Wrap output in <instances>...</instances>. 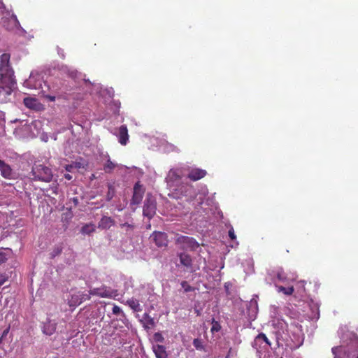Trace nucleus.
<instances>
[{
  "label": "nucleus",
  "mask_w": 358,
  "mask_h": 358,
  "mask_svg": "<svg viewBox=\"0 0 358 358\" xmlns=\"http://www.w3.org/2000/svg\"><path fill=\"white\" fill-rule=\"evenodd\" d=\"M74 167L80 168V163H78V162L75 163Z\"/></svg>",
  "instance_id": "obj_45"
},
{
  "label": "nucleus",
  "mask_w": 358,
  "mask_h": 358,
  "mask_svg": "<svg viewBox=\"0 0 358 358\" xmlns=\"http://www.w3.org/2000/svg\"><path fill=\"white\" fill-rule=\"evenodd\" d=\"M280 358H283V357H280Z\"/></svg>",
  "instance_id": "obj_48"
},
{
  "label": "nucleus",
  "mask_w": 358,
  "mask_h": 358,
  "mask_svg": "<svg viewBox=\"0 0 358 358\" xmlns=\"http://www.w3.org/2000/svg\"><path fill=\"white\" fill-rule=\"evenodd\" d=\"M8 250L4 248H0V264L4 263L8 259Z\"/></svg>",
  "instance_id": "obj_27"
},
{
  "label": "nucleus",
  "mask_w": 358,
  "mask_h": 358,
  "mask_svg": "<svg viewBox=\"0 0 358 358\" xmlns=\"http://www.w3.org/2000/svg\"><path fill=\"white\" fill-rule=\"evenodd\" d=\"M63 248V243H59L55 245L50 253L51 257L55 258V257L59 255L62 252Z\"/></svg>",
  "instance_id": "obj_25"
},
{
  "label": "nucleus",
  "mask_w": 358,
  "mask_h": 358,
  "mask_svg": "<svg viewBox=\"0 0 358 358\" xmlns=\"http://www.w3.org/2000/svg\"><path fill=\"white\" fill-rule=\"evenodd\" d=\"M193 345L197 350H201L203 348V345H202L201 341L199 338L194 339Z\"/></svg>",
  "instance_id": "obj_31"
},
{
  "label": "nucleus",
  "mask_w": 358,
  "mask_h": 358,
  "mask_svg": "<svg viewBox=\"0 0 358 358\" xmlns=\"http://www.w3.org/2000/svg\"><path fill=\"white\" fill-rule=\"evenodd\" d=\"M154 337V339L156 342H159V343H162L164 341V338L163 337V336L162 335L161 333L159 332H157L154 334L153 336Z\"/></svg>",
  "instance_id": "obj_32"
},
{
  "label": "nucleus",
  "mask_w": 358,
  "mask_h": 358,
  "mask_svg": "<svg viewBox=\"0 0 358 358\" xmlns=\"http://www.w3.org/2000/svg\"><path fill=\"white\" fill-rule=\"evenodd\" d=\"M277 291L278 292H282L284 294L287 296H290L294 293V289L292 286L285 287L283 286H278L276 285Z\"/></svg>",
  "instance_id": "obj_24"
},
{
  "label": "nucleus",
  "mask_w": 358,
  "mask_h": 358,
  "mask_svg": "<svg viewBox=\"0 0 358 358\" xmlns=\"http://www.w3.org/2000/svg\"><path fill=\"white\" fill-rule=\"evenodd\" d=\"M178 257L180 259V263L182 266L185 267L187 270L191 269L192 267V258L186 252H180L178 254Z\"/></svg>",
  "instance_id": "obj_13"
},
{
  "label": "nucleus",
  "mask_w": 358,
  "mask_h": 358,
  "mask_svg": "<svg viewBox=\"0 0 358 358\" xmlns=\"http://www.w3.org/2000/svg\"><path fill=\"white\" fill-rule=\"evenodd\" d=\"M127 304L134 311L140 312L142 310L138 300L131 298L127 301Z\"/></svg>",
  "instance_id": "obj_19"
},
{
  "label": "nucleus",
  "mask_w": 358,
  "mask_h": 358,
  "mask_svg": "<svg viewBox=\"0 0 358 358\" xmlns=\"http://www.w3.org/2000/svg\"><path fill=\"white\" fill-rule=\"evenodd\" d=\"M23 103L27 108L37 110H40L42 106L41 103L36 99L31 97L24 98Z\"/></svg>",
  "instance_id": "obj_15"
},
{
  "label": "nucleus",
  "mask_w": 358,
  "mask_h": 358,
  "mask_svg": "<svg viewBox=\"0 0 358 358\" xmlns=\"http://www.w3.org/2000/svg\"><path fill=\"white\" fill-rule=\"evenodd\" d=\"M57 329V324L55 323H51L50 322H48L47 323H45L43 327V333L51 336L52 335Z\"/></svg>",
  "instance_id": "obj_18"
},
{
  "label": "nucleus",
  "mask_w": 358,
  "mask_h": 358,
  "mask_svg": "<svg viewBox=\"0 0 358 358\" xmlns=\"http://www.w3.org/2000/svg\"><path fill=\"white\" fill-rule=\"evenodd\" d=\"M181 287L183 288L185 292H189L194 291V287L190 286L187 281H182Z\"/></svg>",
  "instance_id": "obj_29"
},
{
  "label": "nucleus",
  "mask_w": 358,
  "mask_h": 358,
  "mask_svg": "<svg viewBox=\"0 0 358 358\" xmlns=\"http://www.w3.org/2000/svg\"><path fill=\"white\" fill-rule=\"evenodd\" d=\"M118 141L122 145H126L129 141L128 129L126 125H121L118 129Z\"/></svg>",
  "instance_id": "obj_14"
},
{
  "label": "nucleus",
  "mask_w": 358,
  "mask_h": 358,
  "mask_svg": "<svg viewBox=\"0 0 358 358\" xmlns=\"http://www.w3.org/2000/svg\"><path fill=\"white\" fill-rule=\"evenodd\" d=\"M271 343L269 341L268 338L266 337V334L264 333L259 334L255 338L252 346L256 348L257 350H260L262 349H267L271 347Z\"/></svg>",
  "instance_id": "obj_6"
},
{
  "label": "nucleus",
  "mask_w": 358,
  "mask_h": 358,
  "mask_svg": "<svg viewBox=\"0 0 358 358\" xmlns=\"http://www.w3.org/2000/svg\"><path fill=\"white\" fill-rule=\"evenodd\" d=\"M231 351V348H230V349H229V353H228V355L226 356V357H225V358H230V355H229V354H230Z\"/></svg>",
  "instance_id": "obj_46"
},
{
  "label": "nucleus",
  "mask_w": 358,
  "mask_h": 358,
  "mask_svg": "<svg viewBox=\"0 0 358 358\" xmlns=\"http://www.w3.org/2000/svg\"><path fill=\"white\" fill-rule=\"evenodd\" d=\"M220 325L217 323V322H215V324H213L212 328H211V331L212 332H214V331H219L220 330Z\"/></svg>",
  "instance_id": "obj_36"
},
{
  "label": "nucleus",
  "mask_w": 358,
  "mask_h": 358,
  "mask_svg": "<svg viewBox=\"0 0 358 358\" xmlns=\"http://www.w3.org/2000/svg\"><path fill=\"white\" fill-rule=\"evenodd\" d=\"M10 55L3 53L0 56V96L4 100L11 94L16 84L14 71L10 64Z\"/></svg>",
  "instance_id": "obj_1"
},
{
  "label": "nucleus",
  "mask_w": 358,
  "mask_h": 358,
  "mask_svg": "<svg viewBox=\"0 0 358 358\" xmlns=\"http://www.w3.org/2000/svg\"><path fill=\"white\" fill-rule=\"evenodd\" d=\"M157 206L155 200L146 199L143 206V214L145 217L151 219L156 213Z\"/></svg>",
  "instance_id": "obj_7"
},
{
  "label": "nucleus",
  "mask_w": 358,
  "mask_h": 358,
  "mask_svg": "<svg viewBox=\"0 0 358 358\" xmlns=\"http://www.w3.org/2000/svg\"><path fill=\"white\" fill-rule=\"evenodd\" d=\"M120 227L122 228V227H127L128 228H131V229H133V225L130 224H128V223H124V224H120Z\"/></svg>",
  "instance_id": "obj_41"
},
{
  "label": "nucleus",
  "mask_w": 358,
  "mask_h": 358,
  "mask_svg": "<svg viewBox=\"0 0 358 358\" xmlns=\"http://www.w3.org/2000/svg\"><path fill=\"white\" fill-rule=\"evenodd\" d=\"M115 224V220L108 216H103L98 223V228L101 229H108Z\"/></svg>",
  "instance_id": "obj_16"
},
{
  "label": "nucleus",
  "mask_w": 358,
  "mask_h": 358,
  "mask_svg": "<svg viewBox=\"0 0 358 358\" xmlns=\"http://www.w3.org/2000/svg\"><path fill=\"white\" fill-rule=\"evenodd\" d=\"M0 172L1 176L5 179H12L13 178V169L10 166L6 164L3 160L0 159Z\"/></svg>",
  "instance_id": "obj_11"
},
{
  "label": "nucleus",
  "mask_w": 358,
  "mask_h": 358,
  "mask_svg": "<svg viewBox=\"0 0 358 358\" xmlns=\"http://www.w3.org/2000/svg\"><path fill=\"white\" fill-rule=\"evenodd\" d=\"M52 189V192L55 194H58V186L57 185H53L52 187H51Z\"/></svg>",
  "instance_id": "obj_38"
},
{
  "label": "nucleus",
  "mask_w": 358,
  "mask_h": 358,
  "mask_svg": "<svg viewBox=\"0 0 358 358\" xmlns=\"http://www.w3.org/2000/svg\"><path fill=\"white\" fill-rule=\"evenodd\" d=\"M112 311L114 315H119L122 313L121 308L116 305H114Z\"/></svg>",
  "instance_id": "obj_34"
},
{
  "label": "nucleus",
  "mask_w": 358,
  "mask_h": 358,
  "mask_svg": "<svg viewBox=\"0 0 358 358\" xmlns=\"http://www.w3.org/2000/svg\"><path fill=\"white\" fill-rule=\"evenodd\" d=\"M8 331H9V329H8H8H6V330H4V331H3V334H2L1 337H4V336H6V334H8Z\"/></svg>",
  "instance_id": "obj_43"
},
{
  "label": "nucleus",
  "mask_w": 358,
  "mask_h": 358,
  "mask_svg": "<svg viewBox=\"0 0 358 358\" xmlns=\"http://www.w3.org/2000/svg\"><path fill=\"white\" fill-rule=\"evenodd\" d=\"M117 166V164L113 162L110 158H108L106 162L103 164V171L106 173H111Z\"/></svg>",
  "instance_id": "obj_22"
},
{
  "label": "nucleus",
  "mask_w": 358,
  "mask_h": 358,
  "mask_svg": "<svg viewBox=\"0 0 358 358\" xmlns=\"http://www.w3.org/2000/svg\"><path fill=\"white\" fill-rule=\"evenodd\" d=\"M96 230L95 225L92 223H88L84 224L81 229L80 232L83 234H91L92 233H94Z\"/></svg>",
  "instance_id": "obj_21"
},
{
  "label": "nucleus",
  "mask_w": 358,
  "mask_h": 358,
  "mask_svg": "<svg viewBox=\"0 0 358 358\" xmlns=\"http://www.w3.org/2000/svg\"><path fill=\"white\" fill-rule=\"evenodd\" d=\"M276 278L280 281V282H285L287 280V276L282 270V268H279L276 271Z\"/></svg>",
  "instance_id": "obj_28"
},
{
  "label": "nucleus",
  "mask_w": 358,
  "mask_h": 358,
  "mask_svg": "<svg viewBox=\"0 0 358 358\" xmlns=\"http://www.w3.org/2000/svg\"><path fill=\"white\" fill-rule=\"evenodd\" d=\"M207 174L206 170L201 169H192L188 173V178L192 181L199 180L203 178H204Z\"/></svg>",
  "instance_id": "obj_12"
},
{
  "label": "nucleus",
  "mask_w": 358,
  "mask_h": 358,
  "mask_svg": "<svg viewBox=\"0 0 358 358\" xmlns=\"http://www.w3.org/2000/svg\"><path fill=\"white\" fill-rule=\"evenodd\" d=\"M115 195V189L113 184H108V192L106 193V200L110 201Z\"/></svg>",
  "instance_id": "obj_26"
},
{
  "label": "nucleus",
  "mask_w": 358,
  "mask_h": 358,
  "mask_svg": "<svg viewBox=\"0 0 358 358\" xmlns=\"http://www.w3.org/2000/svg\"><path fill=\"white\" fill-rule=\"evenodd\" d=\"M89 292L91 295L98 296L102 298H111L113 296V291L106 286L92 289Z\"/></svg>",
  "instance_id": "obj_10"
},
{
  "label": "nucleus",
  "mask_w": 358,
  "mask_h": 358,
  "mask_svg": "<svg viewBox=\"0 0 358 358\" xmlns=\"http://www.w3.org/2000/svg\"><path fill=\"white\" fill-rule=\"evenodd\" d=\"M66 73L69 77L73 79L76 78L78 74V71L76 69H68Z\"/></svg>",
  "instance_id": "obj_30"
},
{
  "label": "nucleus",
  "mask_w": 358,
  "mask_h": 358,
  "mask_svg": "<svg viewBox=\"0 0 358 358\" xmlns=\"http://www.w3.org/2000/svg\"><path fill=\"white\" fill-rule=\"evenodd\" d=\"M153 351L157 358H167V353L165 347L162 345H156L153 346Z\"/></svg>",
  "instance_id": "obj_17"
},
{
  "label": "nucleus",
  "mask_w": 358,
  "mask_h": 358,
  "mask_svg": "<svg viewBox=\"0 0 358 358\" xmlns=\"http://www.w3.org/2000/svg\"><path fill=\"white\" fill-rule=\"evenodd\" d=\"M145 189L139 182H137L134 187L133 196L131 200V205L139 204L143 197Z\"/></svg>",
  "instance_id": "obj_9"
},
{
  "label": "nucleus",
  "mask_w": 358,
  "mask_h": 358,
  "mask_svg": "<svg viewBox=\"0 0 358 358\" xmlns=\"http://www.w3.org/2000/svg\"><path fill=\"white\" fill-rule=\"evenodd\" d=\"M176 244L180 246L182 250H196L199 247V243L193 237L180 235L176 239Z\"/></svg>",
  "instance_id": "obj_4"
},
{
  "label": "nucleus",
  "mask_w": 358,
  "mask_h": 358,
  "mask_svg": "<svg viewBox=\"0 0 358 358\" xmlns=\"http://www.w3.org/2000/svg\"><path fill=\"white\" fill-rule=\"evenodd\" d=\"M334 358H358V337L355 336L346 346L331 348Z\"/></svg>",
  "instance_id": "obj_2"
},
{
  "label": "nucleus",
  "mask_w": 358,
  "mask_h": 358,
  "mask_svg": "<svg viewBox=\"0 0 358 358\" xmlns=\"http://www.w3.org/2000/svg\"><path fill=\"white\" fill-rule=\"evenodd\" d=\"M64 178H65L66 179L69 180H71V179H72V176H71L70 174H69V173L65 174V175H64Z\"/></svg>",
  "instance_id": "obj_42"
},
{
  "label": "nucleus",
  "mask_w": 358,
  "mask_h": 358,
  "mask_svg": "<svg viewBox=\"0 0 358 358\" xmlns=\"http://www.w3.org/2000/svg\"><path fill=\"white\" fill-rule=\"evenodd\" d=\"M8 280V276L5 274L0 275V285H3Z\"/></svg>",
  "instance_id": "obj_35"
},
{
  "label": "nucleus",
  "mask_w": 358,
  "mask_h": 358,
  "mask_svg": "<svg viewBox=\"0 0 358 358\" xmlns=\"http://www.w3.org/2000/svg\"><path fill=\"white\" fill-rule=\"evenodd\" d=\"M31 174L33 176L32 180L45 182H50L53 178L51 169L42 164H34Z\"/></svg>",
  "instance_id": "obj_3"
},
{
  "label": "nucleus",
  "mask_w": 358,
  "mask_h": 358,
  "mask_svg": "<svg viewBox=\"0 0 358 358\" xmlns=\"http://www.w3.org/2000/svg\"><path fill=\"white\" fill-rule=\"evenodd\" d=\"M74 168V165L73 164H68L65 167V169L69 171V172H71L72 171V169Z\"/></svg>",
  "instance_id": "obj_39"
},
{
  "label": "nucleus",
  "mask_w": 358,
  "mask_h": 358,
  "mask_svg": "<svg viewBox=\"0 0 358 358\" xmlns=\"http://www.w3.org/2000/svg\"><path fill=\"white\" fill-rule=\"evenodd\" d=\"M229 236L232 241L236 239V236L235 235L233 227H231L230 229L229 230Z\"/></svg>",
  "instance_id": "obj_33"
},
{
  "label": "nucleus",
  "mask_w": 358,
  "mask_h": 358,
  "mask_svg": "<svg viewBox=\"0 0 358 358\" xmlns=\"http://www.w3.org/2000/svg\"><path fill=\"white\" fill-rule=\"evenodd\" d=\"M31 78H30V79L27 82V85H31Z\"/></svg>",
  "instance_id": "obj_47"
},
{
  "label": "nucleus",
  "mask_w": 358,
  "mask_h": 358,
  "mask_svg": "<svg viewBox=\"0 0 358 358\" xmlns=\"http://www.w3.org/2000/svg\"><path fill=\"white\" fill-rule=\"evenodd\" d=\"M45 98L47 99H48L49 101H55V96L46 95Z\"/></svg>",
  "instance_id": "obj_40"
},
{
  "label": "nucleus",
  "mask_w": 358,
  "mask_h": 358,
  "mask_svg": "<svg viewBox=\"0 0 358 358\" xmlns=\"http://www.w3.org/2000/svg\"><path fill=\"white\" fill-rule=\"evenodd\" d=\"M182 187H185V193H187V191L191 189V187H187V186H182Z\"/></svg>",
  "instance_id": "obj_44"
},
{
  "label": "nucleus",
  "mask_w": 358,
  "mask_h": 358,
  "mask_svg": "<svg viewBox=\"0 0 358 358\" xmlns=\"http://www.w3.org/2000/svg\"><path fill=\"white\" fill-rule=\"evenodd\" d=\"M81 296L82 295L80 292H78L76 294H73L70 300V306L80 305L83 302V299H81Z\"/></svg>",
  "instance_id": "obj_23"
},
{
  "label": "nucleus",
  "mask_w": 358,
  "mask_h": 358,
  "mask_svg": "<svg viewBox=\"0 0 358 358\" xmlns=\"http://www.w3.org/2000/svg\"><path fill=\"white\" fill-rule=\"evenodd\" d=\"M143 320L144 322L143 327L145 329H150L155 326L154 319L148 313H144Z\"/></svg>",
  "instance_id": "obj_20"
},
{
  "label": "nucleus",
  "mask_w": 358,
  "mask_h": 358,
  "mask_svg": "<svg viewBox=\"0 0 358 358\" xmlns=\"http://www.w3.org/2000/svg\"><path fill=\"white\" fill-rule=\"evenodd\" d=\"M150 239L159 248L167 246L169 242L167 234L162 231H154L150 236Z\"/></svg>",
  "instance_id": "obj_8"
},
{
  "label": "nucleus",
  "mask_w": 358,
  "mask_h": 358,
  "mask_svg": "<svg viewBox=\"0 0 358 358\" xmlns=\"http://www.w3.org/2000/svg\"><path fill=\"white\" fill-rule=\"evenodd\" d=\"M182 178V171L179 169H171L166 178V180L168 186L170 188H172L174 190H177L175 189V186L178 182L180 181Z\"/></svg>",
  "instance_id": "obj_5"
},
{
  "label": "nucleus",
  "mask_w": 358,
  "mask_h": 358,
  "mask_svg": "<svg viewBox=\"0 0 358 358\" xmlns=\"http://www.w3.org/2000/svg\"><path fill=\"white\" fill-rule=\"evenodd\" d=\"M81 299H83V301H86V300H89L90 299V295L91 294H84V293H81Z\"/></svg>",
  "instance_id": "obj_37"
}]
</instances>
